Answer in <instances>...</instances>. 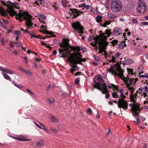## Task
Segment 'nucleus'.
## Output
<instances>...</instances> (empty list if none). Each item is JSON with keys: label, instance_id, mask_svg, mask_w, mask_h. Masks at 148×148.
Wrapping results in <instances>:
<instances>
[{"label": "nucleus", "instance_id": "f257e3e1", "mask_svg": "<svg viewBox=\"0 0 148 148\" xmlns=\"http://www.w3.org/2000/svg\"><path fill=\"white\" fill-rule=\"evenodd\" d=\"M107 71L111 72L114 76H118L120 77L124 82L126 83L127 87L128 88L129 87H133L131 86L132 85H134L136 82L138 80L137 78H135L134 80L132 78L130 79L128 77H124L123 74L124 71L121 69L118 65L115 64L114 65L111 66L110 68L107 69Z\"/></svg>", "mask_w": 148, "mask_h": 148}, {"label": "nucleus", "instance_id": "f03ea898", "mask_svg": "<svg viewBox=\"0 0 148 148\" xmlns=\"http://www.w3.org/2000/svg\"><path fill=\"white\" fill-rule=\"evenodd\" d=\"M14 15L16 16V19H19V21L21 22L23 21V19L26 21V25L27 29H32L33 23L30 20L31 16L27 12H22L20 11L18 13H17L16 12Z\"/></svg>", "mask_w": 148, "mask_h": 148}, {"label": "nucleus", "instance_id": "7ed1b4c3", "mask_svg": "<svg viewBox=\"0 0 148 148\" xmlns=\"http://www.w3.org/2000/svg\"><path fill=\"white\" fill-rule=\"evenodd\" d=\"M2 3L7 7L8 10H4L2 8L0 7V14L3 16H6L8 13L10 14V16H13L16 14V12L12 8L13 6L15 4L10 1H8L5 3L4 1H1Z\"/></svg>", "mask_w": 148, "mask_h": 148}, {"label": "nucleus", "instance_id": "20e7f679", "mask_svg": "<svg viewBox=\"0 0 148 148\" xmlns=\"http://www.w3.org/2000/svg\"><path fill=\"white\" fill-rule=\"evenodd\" d=\"M79 47L70 46L64 49H59V53L62 55L61 56V57H67L68 54H70L72 50L79 51Z\"/></svg>", "mask_w": 148, "mask_h": 148}, {"label": "nucleus", "instance_id": "39448f33", "mask_svg": "<svg viewBox=\"0 0 148 148\" xmlns=\"http://www.w3.org/2000/svg\"><path fill=\"white\" fill-rule=\"evenodd\" d=\"M111 9L112 11L115 13L121 12L122 9L121 2L119 0H112Z\"/></svg>", "mask_w": 148, "mask_h": 148}, {"label": "nucleus", "instance_id": "423d86ee", "mask_svg": "<svg viewBox=\"0 0 148 148\" xmlns=\"http://www.w3.org/2000/svg\"><path fill=\"white\" fill-rule=\"evenodd\" d=\"M68 61L74 64L81 63L82 61L84 62L86 60L85 59H82L79 58L78 54L77 53H73L68 57Z\"/></svg>", "mask_w": 148, "mask_h": 148}, {"label": "nucleus", "instance_id": "0eeeda50", "mask_svg": "<svg viewBox=\"0 0 148 148\" xmlns=\"http://www.w3.org/2000/svg\"><path fill=\"white\" fill-rule=\"evenodd\" d=\"M121 98L119 99L118 101V106L119 108H123L125 110H127L128 108V103L124 99L126 97L124 94L121 95Z\"/></svg>", "mask_w": 148, "mask_h": 148}, {"label": "nucleus", "instance_id": "6e6552de", "mask_svg": "<svg viewBox=\"0 0 148 148\" xmlns=\"http://www.w3.org/2000/svg\"><path fill=\"white\" fill-rule=\"evenodd\" d=\"M72 27L75 30L78 32L80 34H82L84 33L83 28L80 25L79 22L77 21L75 23H73Z\"/></svg>", "mask_w": 148, "mask_h": 148}, {"label": "nucleus", "instance_id": "1a4fd4ad", "mask_svg": "<svg viewBox=\"0 0 148 148\" xmlns=\"http://www.w3.org/2000/svg\"><path fill=\"white\" fill-rule=\"evenodd\" d=\"M93 39L95 40V44H97H97H99V46L102 47V48L104 49L105 47H104V45L106 44L100 38L99 36H97L96 37H94Z\"/></svg>", "mask_w": 148, "mask_h": 148}, {"label": "nucleus", "instance_id": "9d476101", "mask_svg": "<svg viewBox=\"0 0 148 148\" xmlns=\"http://www.w3.org/2000/svg\"><path fill=\"white\" fill-rule=\"evenodd\" d=\"M134 7V3L132 1H130L124 6V10L126 12H129L133 9Z\"/></svg>", "mask_w": 148, "mask_h": 148}, {"label": "nucleus", "instance_id": "9b49d317", "mask_svg": "<svg viewBox=\"0 0 148 148\" xmlns=\"http://www.w3.org/2000/svg\"><path fill=\"white\" fill-rule=\"evenodd\" d=\"M129 90H130V92L131 93V95L130 96V98L131 101L133 102L134 103H136V100L137 99V97H138V96L134 94L133 91L134 90V87H129Z\"/></svg>", "mask_w": 148, "mask_h": 148}, {"label": "nucleus", "instance_id": "f8f14e48", "mask_svg": "<svg viewBox=\"0 0 148 148\" xmlns=\"http://www.w3.org/2000/svg\"><path fill=\"white\" fill-rule=\"evenodd\" d=\"M140 105L139 103H137V104L135 105L132 108V112L134 113V116L136 117V116L138 117V114L140 111Z\"/></svg>", "mask_w": 148, "mask_h": 148}, {"label": "nucleus", "instance_id": "ddd939ff", "mask_svg": "<svg viewBox=\"0 0 148 148\" xmlns=\"http://www.w3.org/2000/svg\"><path fill=\"white\" fill-rule=\"evenodd\" d=\"M70 10L71 11L69 13L73 14L74 16L72 17V18H76L78 16L81 15V12L80 11L78 12L77 10L75 9H70Z\"/></svg>", "mask_w": 148, "mask_h": 148}, {"label": "nucleus", "instance_id": "4468645a", "mask_svg": "<svg viewBox=\"0 0 148 148\" xmlns=\"http://www.w3.org/2000/svg\"><path fill=\"white\" fill-rule=\"evenodd\" d=\"M63 44H60V46L62 48L61 49H64L66 48H67L70 45L69 44V40L67 39H65L63 40Z\"/></svg>", "mask_w": 148, "mask_h": 148}, {"label": "nucleus", "instance_id": "2eb2a0df", "mask_svg": "<svg viewBox=\"0 0 148 148\" xmlns=\"http://www.w3.org/2000/svg\"><path fill=\"white\" fill-rule=\"evenodd\" d=\"M0 70L2 71L6 72L10 74H12L15 73L14 71L11 70L9 69H8L5 68H3L1 67H0Z\"/></svg>", "mask_w": 148, "mask_h": 148}, {"label": "nucleus", "instance_id": "dca6fc26", "mask_svg": "<svg viewBox=\"0 0 148 148\" xmlns=\"http://www.w3.org/2000/svg\"><path fill=\"white\" fill-rule=\"evenodd\" d=\"M137 11L140 13L143 14L146 12L147 10V6H143L137 7Z\"/></svg>", "mask_w": 148, "mask_h": 148}, {"label": "nucleus", "instance_id": "f3484780", "mask_svg": "<svg viewBox=\"0 0 148 148\" xmlns=\"http://www.w3.org/2000/svg\"><path fill=\"white\" fill-rule=\"evenodd\" d=\"M105 34V33H101L100 34L99 36L100 38H101V39L106 43V44H107V46L108 44V42L106 41V39L107 38V37L106 36L104 35Z\"/></svg>", "mask_w": 148, "mask_h": 148}, {"label": "nucleus", "instance_id": "a211bd4d", "mask_svg": "<svg viewBox=\"0 0 148 148\" xmlns=\"http://www.w3.org/2000/svg\"><path fill=\"white\" fill-rule=\"evenodd\" d=\"M3 22H1L0 21V25L2 27H3V28L4 29H5L6 30L7 29V27L6 26L4 25H6L8 24V22L6 20H5V19H2Z\"/></svg>", "mask_w": 148, "mask_h": 148}, {"label": "nucleus", "instance_id": "6ab92c4d", "mask_svg": "<svg viewBox=\"0 0 148 148\" xmlns=\"http://www.w3.org/2000/svg\"><path fill=\"white\" fill-rule=\"evenodd\" d=\"M144 88H141L138 89V90L136 91V92H138L140 94H143L144 95V97L147 95V94L146 93L144 92L143 91Z\"/></svg>", "mask_w": 148, "mask_h": 148}, {"label": "nucleus", "instance_id": "aec40b11", "mask_svg": "<svg viewBox=\"0 0 148 148\" xmlns=\"http://www.w3.org/2000/svg\"><path fill=\"white\" fill-rule=\"evenodd\" d=\"M94 88H96L100 90H102V88L101 87V84L98 82H95V84L94 85Z\"/></svg>", "mask_w": 148, "mask_h": 148}, {"label": "nucleus", "instance_id": "412c9836", "mask_svg": "<svg viewBox=\"0 0 148 148\" xmlns=\"http://www.w3.org/2000/svg\"><path fill=\"white\" fill-rule=\"evenodd\" d=\"M114 34L115 35H119L120 34L121 30L119 28H117L114 29Z\"/></svg>", "mask_w": 148, "mask_h": 148}, {"label": "nucleus", "instance_id": "4be33fe9", "mask_svg": "<svg viewBox=\"0 0 148 148\" xmlns=\"http://www.w3.org/2000/svg\"><path fill=\"white\" fill-rule=\"evenodd\" d=\"M101 88H102V90L100 91H101L102 93L105 94L108 92V90L107 89V86H103Z\"/></svg>", "mask_w": 148, "mask_h": 148}, {"label": "nucleus", "instance_id": "5701e85b", "mask_svg": "<svg viewBox=\"0 0 148 148\" xmlns=\"http://www.w3.org/2000/svg\"><path fill=\"white\" fill-rule=\"evenodd\" d=\"M146 6L143 0H139L138 3V7Z\"/></svg>", "mask_w": 148, "mask_h": 148}, {"label": "nucleus", "instance_id": "b1692460", "mask_svg": "<svg viewBox=\"0 0 148 148\" xmlns=\"http://www.w3.org/2000/svg\"><path fill=\"white\" fill-rule=\"evenodd\" d=\"M107 44H106L105 45H104V47H105L104 49H103V48H102V47H101L99 46V49H100V50L99 51V52H98L99 53H102L103 52H106L105 50L106 48V47L107 46Z\"/></svg>", "mask_w": 148, "mask_h": 148}, {"label": "nucleus", "instance_id": "393cba45", "mask_svg": "<svg viewBox=\"0 0 148 148\" xmlns=\"http://www.w3.org/2000/svg\"><path fill=\"white\" fill-rule=\"evenodd\" d=\"M124 62L126 64H130L133 63L134 61L132 59H129L125 60Z\"/></svg>", "mask_w": 148, "mask_h": 148}, {"label": "nucleus", "instance_id": "a878e982", "mask_svg": "<svg viewBox=\"0 0 148 148\" xmlns=\"http://www.w3.org/2000/svg\"><path fill=\"white\" fill-rule=\"evenodd\" d=\"M14 43L16 44L17 45L16 46L18 47H20L21 46L22 49L24 50L25 51V49H24V47L22 46V43L20 42H19L18 41H17L16 42H14Z\"/></svg>", "mask_w": 148, "mask_h": 148}, {"label": "nucleus", "instance_id": "bb28decb", "mask_svg": "<svg viewBox=\"0 0 148 148\" xmlns=\"http://www.w3.org/2000/svg\"><path fill=\"white\" fill-rule=\"evenodd\" d=\"M119 47L122 49H123L124 47H125L126 46V45L125 44V42H122V43L119 44L118 45Z\"/></svg>", "mask_w": 148, "mask_h": 148}, {"label": "nucleus", "instance_id": "cd10ccee", "mask_svg": "<svg viewBox=\"0 0 148 148\" xmlns=\"http://www.w3.org/2000/svg\"><path fill=\"white\" fill-rule=\"evenodd\" d=\"M2 74L3 76L4 77L8 80H12V79L10 77L4 73H2Z\"/></svg>", "mask_w": 148, "mask_h": 148}, {"label": "nucleus", "instance_id": "c85d7f7f", "mask_svg": "<svg viewBox=\"0 0 148 148\" xmlns=\"http://www.w3.org/2000/svg\"><path fill=\"white\" fill-rule=\"evenodd\" d=\"M13 138H14L16 140H20V141H29V139H23L22 138L17 137H14Z\"/></svg>", "mask_w": 148, "mask_h": 148}, {"label": "nucleus", "instance_id": "c756f323", "mask_svg": "<svg viewBox=\"0 0 148 148\" xmlns=\"http://www.w3.org/2000/svg\"><path fill=\"white\" fill-rule=\"evenodd\" d=\"M102 17L99 15H97L96 18V21L97 22H101L102 21Z\"/></svg>", "mask_w": 148, "mask_h": 148}, {"label": "nucleus", "instance_id": "7c9ffc66", "mask_svg": "<svg viewBox=\"0 0 148 148\" xmlns=\"http://www.w3.org/2000/svg\"><path fill=\"white\" fill-rule=\"evenodd\" d=\"M97 82L101 83L102 82H104V81L102 80V78L101 75H98L97 79Z\"/></svg>", "mask_w": 148, "mask_h": 148}, {"label": "nucleus", "instance_id": "2f4dec72", "mask_svg": "<svg viewBox=\"0 0 148 148\" xmlns=\"http://www.w3.org/2000/svg\"><path fill=\"white\" fill-rule=\"evenodd\" d=\"M27 33L30 35L31 36V38H32V37L35 38H39V37H38V36L36 35L33 32H31L30 33L28 31Z\"/></svg>", "mask_w": 148, "mask_h": 148}, {"label": "nucleus", "instance_id": "473e14b6", "mask_svg": "<svg viewBox=\"0 0 148 148\" xmlns=\"http://www.w3.org/2000/svg\"><path fill=\"white\" fill-rule=\"evenodd\" d=\"M51 121L53 123H57L58 122V119L53 116H51Z\"/></svg>", "mask_w": 148, "mask_h": 148}, {"label": "nucleus", "instance_id": "72a5a7b5", "mask_svg": "<svg viewBox=\"0 0 148 148\" xmlns=\"http://www.w3.org/2000/svg\"><path fill=\"white\" fill-rule=\"evenodd\" d=\"M49 103L50 104H52L55 102V100L53 98L48 99H47Z\"/></svg>", "mask_w": 148, "mask_h": 148}, {"label": "nucleus", "instance_id": "f704fd0d", "mask_svg": "<svg viewBox=\"0 0 148 148\" xmlns=\"http://www.w3.org/2000/svg\"><path fill=\"white\" fill-rule=\"evenodd\" d=\"M43 141H40L37 143V145L39 147H41L43 145Z\"/></svg>", "mask_w": 148, "mask_h": 148}, {"label": "nucleus", "instance_id": "c9c22d12", "mask_svg": "<svg viewBox=\"0 0 148 148\" xmlns=\"http://www.w3.org/2000/svg\"><path fill=\"white\" fill-rule=\"evenodd\" d=\"M67 0H62V6L65 7L66 6V4L67 3Z\"/></svg>", "mask_w": 148, "mask_h": 148}, {"label": "nucleus", "instance_id": "e433bc0d", "mask_svg": "<svg viewBox=\"0 0 148 148\" xmlns=\"http://www.w3.org/2000/svg\"><path fill=\"white\" fill-rule=\"evenodd\" d=\"M116 58L113 56L112 57L111 59L109 60V62H112L113 63H114L116 62Z\"/></svg>", "mask_w": 148, "mask_h": 148}, {"label": "nucleus", "instance_id": "4c0bfd02", "mask_svg": "<svg viewBox=\"0 0 148 148\" xmlns=\"http://www.w3.org/2000/svg\"><path fill=\"white\" fill-rule=\"evenodd\" d=\"M118 42V41L117 40H114L112 41L111 42L112 43V44L113 45V46H114L115 45H116L117 44Z\"/></svg>", "mask_w": 148, "mask_h": 148}, {"label": "nucleus", "instance_id": "58836bf2", "mask_svg": "<svg viewBox=\"0 0 148 148\" xmlns=\"http://www.w3.org/2000/svg\"><path fill=\"white\" fill-rule=\"evenodd\" d=\"M105 32V34H106L108 37H109L111 34L110 31L108 30V29H106V30Z\"/></svg>", "mask_w": 148, "mask_h": 148}, {"label": "nucleus", "instance_id": "ea45409f", "mask_svg": "<svg viewBox=\"0 0 148 148\" xmlns=\"http://www.w3.org/2000/svg\"><path fill=\"white\" fill-rule=\"evenodd\" d=\"M38 2H36L35 3L36 4L38 5L39 4L42 5L44 3V2L42 1V0H37Z\"/></svg>", "mask_w": 148, "mask_h": 148}, {"label": "nucleus", "instance_id": "a19ab883", "mask_svg": "<svg viewBox=\"0 0 148 148\" xmlns=\"http://www.w3.org/2000/svg\"><path fill=\"white\" fill-rule=\"evenodd\" d=\"M82 7H84V8H86L87 9H89L90 6L88 5H87L85 3L82 4L81 5Z\"/></svg>", "mask_w": 148, "mask_h": 148}, {"label": "nucleus", "instance_id": "79ce46f5", "mask_svg": "<svg viewBox=\"0 0 148 148\" xmlns=\"http://www.w3.org/2000/svg\"><path fill=\"white\" fill-rule=\"evenodd\" d=\"M112 96L114 98H116L117 97H118L119 98H120V97H118L117 94L115 92L112 93Z\"/></svg>", "mask_w": 148, "mask_h": 148}, {"label": "nucleus", "instance_id": "37998d69", "mask_svg": "<svg viewBox=\"0 0 148 148\" xmlns=\"http://www.w3.org/2000/svg\"><path fill=\"white\" fill-rule=\"evenodd\" d=\"M140 77H146L148 79V73H146L145 75H140Z\"/></svg>", "mask_w": 148, "mask_h": 148}, {"label": "nucleus", "instance_id": "c03bdc74", "mask_svg": "<svg viewBox=\"0 0 148 148\" xmlns=\"http://www.w3.org/2000/svg\"><path fill=\"white\" fill-rule=\"evenodd\" d=\"M78 70V68H71V72L72 74H73V72L75 71Z\"/></svg>", "mask_w": 148, "mask_h": 148}, {"label": "nucleus", "instance_id": "a18cd8bd", "mask_svg": "<svg viewBox=\"0 0 148 148\" xmlns=\"http://www.w3.org/2000/svg\"><path fill=\"white\" fill-rule=\"evenodd\" d=\"M38 17H39V19H44L45 18V17L44 16L43 14H40L39 16H38Z\"/></svg>", "mask_w": 148, "mask_h": 148}, {"label": "nucleus", "instance_id": "49530a36", "mask_svg": "<svg viewBox=\"0 0 148 148\" xmlns=\"http://www.w3.org/2000/svg\"><path fill=\"white\" fill-rule=\"evenodd\" d=\"M93 57H94V58L95 60H96L97 61H99V60H100V58L97 56H93Z\"/></svg>", "mask_w": 148, "mask_h": 148}, {"label": "nucleus", "instance_id": "de8ad7c7", "mask_svg": "<svg viewBox=\"0 0 148 148\" xmlns=\"http://www.w3.org/2000/svg\"><path fill=\"white\" fill-rule=\"evenodd\" d=\"M121 55V53L120 52H117L115 54V56L117 58H119V56Z\"/></svg>", "mask_w": 148, "mask_h": 148}, {"label": "nucleus", "instance_id": "09e8293b", "mask_svg": "<svg viewBox=\"0 0 148 148\" xmlns=\"http://www.w3.org/2000/svg\"><path fill=\"white\" fill-rule=\"evenodd\" d=\"M24 72L26 73L29 76H32V74H31V73L29 71H25Z\"/></svg>", "mask_w": 148, "mask_h": 148}, {"label": "nucleus", "instance_id": "8fccbe9b", "mask_svg": "<svg viewBox=\"0 0 148 148\" xmlns=\"http://www.w3.org/2000/svg\"><path fill=\"white\" fill-rule=\"evenodd\" d=\"M14 85L16 86V87L19 88H22V86H21L20 85H18L15 82H14Z\"/></svg>", "mask_w": 148, "mask_h": 148}, {"label": "nucleus", "instance_id": "3c124183", "mask_svg": "<svg viewBox=\"0 0 148 148\" xmlns=\"http://www.w3.org/2000/svg\"><path fill=\"white\" fill-rule=\"evenodd\" d=\"M128 72L129 74H132L133 75L134 74L133 73V71L131 69H129L128 70Z\"/></svg>", "mask_w": 148, "mask_h": 148}, {"label": "nucleus", "instance_id": "603ef678", "mask_svg": "<svg viewBox=\"0 0 148 148\" xmlns=\"http://www.w3.org/2000/svg\"><path fill=\"white\" fill-rule=\"evenodd\" d=\"M137 103H134V104L132 103H130V105H129L132 108H132H133V107H134V106L136 104H137Z\"/></svg>", "mask_w": 148, "mask_h": 148}, {"label": "nucleus", "instance_id": "864d4df0", "mask_svg": "<svg viewBox=\"0 0 148 148\" xmlns=\"http://www.w3.org/2000/svg\"><path fill=\"white\" fill-rule=\"evenodd\" d=\"M87 111L90 114H91L92 113V111L90 108H89L88 109Z\"/></svg>", "mask_w": 148, "mask_h": 148}, {"label": "nucleus", "instance_id": "5fc2aeb1", "mask_svg": "<svg viewBox=\"0 0 148 148\" xmlns=\"http://www.w3.org/2000/svg\"><path fill=\"white\" fill-rule=\"evenodd\" d=\"M50 130L53 131L54 132L56 133V134H57L58 132V131H57L55 129H53L52 127H51L50 128Z\"/></svg>", "mask_w": 148, "mask_h": 148}, {"label": "nucleus", "instance_id": "6e6d98bb", "mask_svg": "<svg viewBox=\"0 0 148 148\" xmlns=\"http://www.w3.org/2000/svg\"><path fill=\"white\" fill-rule=\"evenodd\" d=\"M14 34L17 35V36H19L20 33L19 31H16L14 32Z\"/></svg>", "mask_w": 148, "mask_h": 148}, {"label": "nucleus", "instance_id": "4d7b16f0", "mask_svg": "<svg viewBox=\"0 0 148 148\" xmlns=\"http://www.w3.org/2000/svg\"><path fill=\"white\" fill-rule=\"evenodd\" d=\"M90 45L93 46V47H96V49H97V44H94L93 42H92L90 44Z\"/></svg>", "mask_w": 148, "mask_h": 148}, {"label": "nucleus", "instance_id": "13d9d810", "mask_svg": "<svg viewBox=\"0 0 148 148\" xmlns=\"http://www.w3.org/2000/svg\"><path fill=\"white\" fill-rule=\"evenodd\" d=\"M68 95V94L66 92H64L62 94V96L64 98L67 97Z\"/></svg>", "mask_w": 148, "mask_h": 148}, {"label": "nucleus", "instance_id": "bf43d9fd", "mask_svg": "<svg viewBox=\"0 0 148 148\" xmlns=\"http://www.w3.org/2000/svg\"><path fill=\"white\" fill-rule=\"evenodd\" d=\"M79 79H76L75 80V83L76 84H79Z\"/></svg>", "mask_w": 148, "mask_h": 148}, {"label": "nucleus", "instance_id": "052dcab7", "mask_svg": "<svg viewBox=\"0 0 148 148\" xmlns=\"http://www.w3.org/2000/svg\"><path fill=\"white\" fill-rule=\"evenodd\" d=\"M21 29L25 33H27V32H28V30H29V29H27V27L26 29L25 30H24L22 28H21Z\"/></svg>", "mask_w": 148, "mask_h": 148}, {"label": "nucleus", "instance_id": "680f3d73", "mask_svg": "<svg viewBox=\"0 0 148 148\" xmlns=\"http://www.w3.org/2000/svg\"><path fill=\"white\" fill-rule=\"evenodd\" d=\"M26 91H27L28 92H29V93L31 94L33 96H34V94L30 90H29V89H26Z\"/></svg>", "mask_w": 148, "mask_h": 148}, {"label": "nucleus", "instance_id": "e2e57ef3", "mask_svg": "<svg viewBox=\"0 0 148 148\" xmlns=\"http://www.w3.org/2000/svg\"><path fill=\"white\" fill-rule=\"evenodd\" d=\"M110 18H113V19H115L116 18V16H114L112 15H110Z\"/></svg>", "mask_w": 148, "mask_h": 148}, {"label": "nucleus", "instance_id": "0e129e2a", "mask_svg": "<svg viewBox=\"0 0 148 148\" xmlns=\"http://www.w3.org/2000/svg\"><path fill=\"white\" fill-rule=\"evenodd\" d=\"M111 85L112 87L114 89H117V87L115 85L113 84H112Z\"/></svg>", "mask_w": 148, "mask_h": 148}, {"label": "nucleus", "instance_id": "69168bd1", "mask_svg": "<svg viewBox=\"0 0 148 148\" xmlns=\"http://www.w3.org/2000/svg\"><path fill=\"white\" fill-rule=\"evenodd\" d=\"M145 92H148V88L147 86H145Z\"/></svg>", "mask_w": 148, "mask_h": 148}, {"label": "nucleus", "instance_id": "338daca9", "mask_svg": "<svg viewBox=\"0 0 148 148\" xmlns=\"http://www.w3.org/2000/svg\"><path fill=\"white\" fill-rule=\"evenodd\" d=\"M142 23L143 25H148V22H143Z\"/></svg>", "mask_w": 148, "mask_h": 148}, {"label": "nucleus", "instance_id": "774afa93", "mask_svg": "<svg viewBox=\"0 0 148 148\" xmlns=\"http://www.w3.org/2000/svg\"><path fill=\"white\" fill-rule=\"evenodd\" d=\"M132 21L134 23H136L137 22V21L136 19L135 18H133L132 19Z\"/></svg>", "mask_w": 148, "mask_h": 148}]
</instances>
